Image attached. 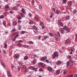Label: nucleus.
Returning <instances> with one entry per match:
<instances>
[{"label": "nucleus", "mask_w": 77, "mask_h": 77, "mask_svg": "<svg viewBox=\"0 0 77 77\" xmlns=\"http://www.w3.org/2000/svg\"><path fill=\"white\" fill-rule=\"evenodd\" d=\"M36 60H34V61L33 62V64H36Z\"/></svg>", "instance_id": "33"}, {"label": "nucleus", "mask_w": 77, "mask_h": 77, "mask_svg": "<svg viewBox=\"0 0 77 77\" xmlns=\"http://www.w3.org/2000/svg\"><path fill=\"white\" fill-rule=\"evenodd\" d=\"M44 27H45V26H42V29H44Z\"/></svg>", "instance_id": "63"}, {"label": "nucleus", "mask_w": 77, "mask_h": 77, "mask_svg": "<svg viewBox=\"0 0 77 77\" xmlns=\"http://www.w3.org/2000/svg\"><path fill=\"white\" fill-rule=\"evenodd\" d=\"M20 66L18 67V71H20Z\"/></svg>", "instance_id": "46"}, {"label": "nucleus", "mask_w": 77, "mask_h": 77, "mask_svg": "<svg viewBox=\"0 0 77 77\" xmlns=\"http://www.w3.org/2000/svg\"><path fill=\"white\" fill-rule=\"evenodd\" d=\"M18 42V43H22L23 41H22L21 40H20Z\"/></svg>", "instance_id": "38"}, {"label": "nucleus", "mask_w": 77, "mask_h": 77, "mask_svg": "<svg viewBox=\"0 0 77 77\" xmlns=\"http://www.w3.org/2000/svg\"><path fill=\"white\" fill-rule=\"evenodd\" d=\"M11 68L12 69H13V68H14V65H13V64H11Z\"/></svg>", "instance_id": "55"}, {"label": "nucleus", "mask_w": 77, "mask_h": 77, "mask_svg": "<svg viewBox=\"0 0 77 77\" xmlns=\"http://www.w3.org/2000/svg\"><path fill=\"white\" fill-rule=\"evenodd\" d=\"M71 51H75V49L74 48H72L71 49Z\"/></svg>", "instance_id": "24"}, {"label": "nucleus", "mask_w": 77, "mask_h": 77, "mask_svg": "<svg viewBox=\"0 0 77 77\" xmlns=\"http://www.w3.org/2000/svg\"><path fill=\"white\" fill-rule=\"evenodd\" d=\"M76 12H77V11H76V10H74L73 12V14H75Z\"/></svg>", "instance_id": "28"}, {"label": "nucleus", "mask_w": 77, "mask_h": 77, "mask_svg": "<svg viewBox=\"0 0 77 77\" xmlns=\"http://www.w3.org/2000/svg\"><path fill=\"white\" fill-rule=\"evenodd\" d=\"M72 2H70L69 3L68 5V6H71L72 5Z\"/></svg>", "instance_id": "20"}, {"label": "nucleus", "mask_w": 77, "mask_h": 77, "mask_svg": "<svg viewBox=\"0 0 77 77\" xmlns=\"http://www.w3.org/2000/svg\"><path fill=\"white\" fill-rule=\"evenodd\" d=\"M23 47H24V48H29V45H24L23 46Z\"/></svg>", "instance_id": "18"}, {"label": "nucleus", "mask_w": 77, "mask_h": 77, "mask_svg": "<svg viewBox=\"0 0 77 77\" xmlns=\"http://www.w3.org/2000/svg\"><path fill=\"white\" fill-rule=\"evenodd\" d=\"M60 11H59V10H57V14H60Z\"/></svg>", "instance_id": "35"}, {"label": "nucleus", "mask_w": 77, "mask_h": 77, "mask_svg": "<svg viewBox=\"0 0 77 77\" xmlns=\"http://www.w3.org/2000/svg\"><path fill=\"white\" fill-rule=\"evenodd\" d=\"M38 64L39 65H41V66H42V67H44L45 66V64L44 63L40 62L39 63H38Z\"/></svg>", "instance_id": "2"}, {"label": "nucleus", "mask_w": 77, "mask_h": 77, "mask_svg": "<svg viewBox=\"0 0 77 77\" xmlns=\"http://www.w3.org/2000/svg\"><path fill=\"white\" fill-rule=\"evenodd\" d=\"M33 70V71H37L38 69L37 68H34Z\"/></svg>", "instance_id": "22"}, {"label": "nucleus", "mask_w": 77, "mask_h": 77, "mask_svg": "<svg viewBox=\"0 0 77 77\" xmlns=\"http://www.w3.org/2000/svg\"><path fill=\"white\" fill-rule=\"evenodd\" d=\"M47 56H45V57H42V58H41V60H45V59H47Z\"/></svg>", "instance_id": "8"}, {"label": "nucleus", "mask_w": 77, "mask_h": 77, "mask_svg": "<svg viewBox=\"0 0 77 77\" xmlns=\"http://www.w3.org/2000/svg\"><path fill=\"white\" fill-rule=\"evenodd\" d=\"M49 35L51 36H54V35L51 33H49Z\"/></svg>", "instance_id": "27"}, {"label": "nucleus", "mask_w": 77, "mask_h": 77, "mask_svg": "<svg viewBox=\"0 0 77 77\" xmlns=\"http://www.w3.org/2000/svg\"><path fill=\"white\" fill-rule=\"evenodd\" d=\"M1 63L2 66H3V67L4 68H6V66L5 65V63H4V62H3L2 61H1Z\"/></svg>", "instance_id": "1"}, {"label": "nucleus", "mask_w": 77, "mask_h": 77, "mask_svg": "<svg viewBox=\"0 0 77 77\" xmlns=\"http://www.w3.org/2000/svg\"><path fill=\"white\" fill-rule=\"evenodd\" d=\"M22 68H26V65H24L22 66Z\"/></svg>", "instance_id": "19"}, {"label": "nucleus", "mask_w": 77, "mask_h": 77, "mask_svg": "<svg viewBox=\"0 0 77 77\" xmlns=\"http://www.w3.org/2000/svg\"><path fill=\"white\" fill-rule=\"evenodd\" d=\"M39 71L40 72L42 71V69L40 68L39 69Z\"/></svg>", "instance_id": "60"}, {"label": "nucleus", "mask_w": 77, "mask_h": 77, "mask_svg": "<svg viewBox=\"0 0 77 77\" xmlns=\"http://www.w3.org/2000/svg\"><path fill=\"white\" fill-rule=\"evenodd\" d=\"M48 38V36L47 35L45 36H44V38L45 39H47V38Z\"/></svg>", "instance_id": "29"}, {"label": "nucleus", "mask_w": 77, "mask_h": 77, "mask_svg": "<svg viewBox=\"0 0 77 77\" xmlns=\"http://www.w3.org/2000/svg\"><path fill=\"white\" fill-rule=\"evenodd\" d=\"M4 18V17L3 16V15H2L1 16H0V19H3V18Z\"/></svg>", "instance_id": "36"}, {"label": "nucleus", "mask_w": 77, "mask_h": 77, "mask_svg": "<svg viewBox=\"0 0 77 77\" xmlns=\"http://www.w3.org/2000/svg\"><path fill=\"white\" fill-rule=\"evenodd\" d=\"M67 1L66 0H62V3L63 4H65L66 3Z\"/></svg>", "instance_id": "13"}, {"label": "nucleus", "mask_w": 77, "mask_h": 77, "mask_svg": "<svg viewBox=\"0 0 77 77\" xmlns=\"http://www.w3.org/2000/svg\"><path fill=\"white\" fill-rule=\"evenodd\" d=\"M66 32H69V29H67L66 30Z\"/></svg>", "instance_id": "42"}, {"label": "nucleus", "mask_w": 77, "mask_h": 77, "mask_svg": "<svg viewBox=\"0 0 77 77\" xmlns=\"http://www.w3.org/2000/svg\"><path fill=\"white\" fill-rule=\"evenodd\" d=\"M17 45L19 46H21V44L20 43H18V44H17Z\"/></svg>", "instance_id": "58"}, {"label": "nucleus", "mask_w": 77, "mask_h": 77, "mask_svg": "<svg viewBox=\"0 0 77 77\" xmlns=\"http://www.w3.org/2000/svg\"><path fill=\"white\" fill-rule=\"evenodd\" d=\"M61 33L62 34H64L65 33V31H64V29L63 28H61Z\"/></svg>", "instance_id": "3"}, {"label": "nucleus", "mask_w": 77, "mask_h": 77, "mask_svg": "<svg viewBox=\"0 0 77 77\" xmlns=\"http://www.w3.org/2000/svg\"><path fill=\"white\" fill-rule=\"evenodd\" d=\"M14 31H16V29H13L11 30V32H12V33H13Z\"/></svg>", "instance_id": "25"}, {"label": "nucleus", "mask_w": 77, "mask_h": 77, "mask_svg": "<svg viewBox=\"0 0 77 77\" xmlns=\"http://www.w3.org/2000/svg\"><path fill=\"white\" fill-rule=\"evenodd\" d=\"M18 29L19 30H21V26H19L18 27Z\"/></svg>", "instance_id": "32"}, {"label": "nucleus", "mask_w": 77, "mask_h": 77, "mask_svg": "<svg viewBox=\"0 0 77 77\" xmlns=\"http://www.w3.org/2000/svg\"><path fill=\"white\" fill-rule=\"evenodd\" d=\"M10 14H14V12H13L12 11H11L10 12Z\"/></svg>", "instance_id": "57"}, {"label": "nucleus", "mask_w": 77, "mask_h": 77, "mask_svg": "<svg viewBox=\"0 0 77 77\" xmlns=\"http://www.w3.org/2000/svg\"><path fill=\"white\" fill-rule=\"evenodd\" d=\"M18 9V6H15L14 7H13V10H17V9Z\"/></svg>", "instance_id": "10"}, {"label": "nucleus", "mask_w": 77, "mask_h": 77, "mask_svg": "<svg viewBox=\"0 0 77 77\" xmlns=\"http://www.w3.org/2000/svg\"><path fill=\"white\" fill-rule=\"evenodd\" d=\"M45 62H46L47 63H49V61L48 60H45Z\"/></svg>", "instance_id": "53"}, {"label": "nucleus", "mask_w": 77, "mask_h": 77, "mask_svg": "<svg viewBox=\"0 0 77 77\" xmlns=\"http://www.w3.org/2000/svg\"><path fill=\"white\" fill-rule=\"evenodd\" d=\"M17 19H18V20H21V17L20 16H19L18 17Z\"/></svg>", "instance_id": "50"}, {"label": "nucleus", "mask_w": 77, "mask_h": 77, "mask_svg": "<svg viewBox=\"0 0 77 77\" xmlns=\"http://www.w3.org/2000/svg\"><path fill=\"white\" fill-rule=\"evenodd\" d=\"M21 11L23 14H24V13H25V11L24 10V8H22Z\"/></svg>", "instance_id": "12"}, {"label": "nucleus", "mask_w": 77, "mask_h": 77, "mask_svg": "<svg viewBox=\"0 0 77 77\" xmlns=\"http://www.w3.org/2000/svg\"><path fill=\"white\" fill-rule=\"evenodd\" d=\"M66 72H67L66 71H64L63 72V74H66Z\"/></svg>", "instance_id": "45"}, {"label": "nucleus", "mask_w": 77, "mask_h": 77, "mask_svg": "<svg viewBox=\"0 0 77 77\" xmlns=\"http://www.w3.org/2000/svg\"><path fill=\"white\" fill-rule=\"evenodd\" d=\"M30 69H32V70H33V69H34V67H33L32 66H31L30 67Z\"/></svg>", "instance_id": "37"}, {"label": "nucleus", "mask_w": 77, "mask_h": 77, "mask_svg": "<svg viewBox=\"0 0 77 77\" xmlns=\"http://www.w3.org/2000/svg\"><path fill=\"white\" fill-rule=\"evenodd\" d=\"M2 24H3V25H4V26H5V27H6V23H4V22H2Z\"/></svg>", "instance_id": "40"}, {"label": "nucleus", "mask_w": 77, "mask_h": 77, "mask_svg": "<svg viewBox=\"0 0 77 77\" xmlns=\"http://www.w3.org/2000/svg\"><path fill=\"white\" fill-rule=\"evenodd\" d=\"M57 33L58 35L59 36V37H60V32H59V31L57 32Z\"/></svg>", "instance_id": "31"}, {"label": "nucleus", "mask_w": 77, "mask_h": 77, "mask_svg": "<svg viewBox=\"0 0 77 77\" xmlns=\"http://www.w3.org/2000/svg\"><path fill=\"white\" fill-rule=\"evenodd\" d=\"M15 56L16 57L17 59H18L19 57H20V55L19 54H16L15 55Z\"/></svg>", "instance_id": "11"}, {"label": "nucleus", "mask_w": 77, "mask_h": 77, "mask_svg": "<svg viewBox=\"0 0 77 77\" xmlns=\"http://www.w3.org/2000/svg\"><path fill=\"white\" fill-rule=\"evenodd\" d=\"M62 62L60 60H58L57 61L56 63V64L57 65H59V64H60V63H61Z\"/></svg>", "instance_id": "9"}, {"label": "nucleus", "mask_w": 77, "mask_h": 77, "mask_svg": "<svg viewBox=\"0 0 77 77\" xmlns=\"http://www.w3.org/2000/svg\"><path fill=\"white\" fill-rule=\"evenodd\" d=\"M25 32H25V31H22L21 32V33H22V34H24V33H25Z\"/></svg>", "instance_id": "49"}, {"label": "nucleus", "mask_w": 77, "mask_h": 77, "mask_svg": "<svg viewBox=\"0 0 77 77\" xmlns=\"http://www.w3.org/2000/svg\"><path fill=\"white\" fill-rule=\"evenodd\" d=\"M47 70L49 71H51L52 69V68L50 66L47 67Z\"/></svg>", "instance_id": "6"}, {"label": "nucleus", "mask_w": 77, "mask_h": 77, "mask_svg": "<svg viewBox=\"0 0 77 77\" xmlns=\"http://www.w3.org/2000/svg\"><path fill=\"white\" fill-rule=\"evenodd\" d=\"M34 29L36 31H37V30H38V28H37V27L36 26H35L34 27Z\"/></svg>", "instance_id": "41"}, {"label": "nucleus", "mask_w": 77, "mask_h": 77, "mask_svg": "<svg viewBox=\"0 0 77 77\" xmlns=\"http://www.w3.org/2000/svg\"><path fill=\"white\" fill-rule=\"evenodd\" d=\"M15 40H16V38H15V37L14 38L12 39V41H15Z\"/></svg>", "instance_id": "48"}, {"label": "nucleus", "mask_w": 77, "mask_h": 77, "mask_svg": "<svg viewBox=\"0 0 77 77\" xmlns=\"http://www.w3.org/2000/svg\"><path fill=\"white\" fill-rule=\"evenodd\" d=\"M60 73V70L59 69L57 70V74H59Z\"/></svg>", "instance_id": "16"}, {"label": "nucleus", "mask_w": 77, "mask_h": 77, "mask_svg": "<svg viewBox=\"0 0 77 77\" xmlns=\"http://www.w3.org/2000/svg\"><path fill=\"white\" fill-rule=\"evenodd\" d=\"M74 77H77V75L75 74V75H74Z\"/></svg>", "instance_id": "64"}, {"label": "nucleus", "mask_w": 77, "mask_h": 77, "mask_svg": "<svg viewBox=\"0 0 77 77\" xmlns=\"http://www.w3.org/2000/svg\"><path fill=\"white\" fill-rule=\"evenodd\" d=\"M52 10L53 11H54V12H55V11H56V10L55 9V8H52Z\"/></svg>", "instance_id": "51"}, {"label": "nucleus", "mask_w": 77, "mask_h": 77, "mask_svg": "<svg viewBox=\"0 0 77 77\" xmlns=\"http://www.w3.org/2000/svg\"><path fill=\"white\" fill-rule=\"evenodd\" d=\"M12 24L14 26H17V22H14Z\"/></svg>", "instance_id": "15"}, {"label": "nucleus", "mask_w": 77, "mask_h": 77, "mask_svg": "<svg viewBox=\"0 0 77 77\" xmlns=\"http://www.w3.org/2000/svg\"><path fill=\"white\" fill-rule=\"evenodd\" d=\"M70 63V61H68L66 63V65H69Z\"/></svg>", "instance_id": "23"}, {"label": "nucleus", "mask_w": 77, "mask_h": 77, "mask_svg": "<svg viewBox=\"0 0 77 77\" xmlns=\"http://www.w3.org/2000/svg\"><path fill=\"white\" fill-rule=\"evenodd\" d=\"M66 19L67 20H68L69 19V17L68 16H67L66 17Z\"/></svg>", "instance_id": "26"}, {"label": "nucleus", "mask_w": 77, "mask_h": 77, "mask_svg": "<svg viewBox=\"0 0 77 77\" xmlns=\"http://www.w3.org/2000/svg\"><path fill=\"white\" fill-rule=\"evenodd\" d=\"M28 42L29 43H30V44H33V42H32V41H29Z\"/></svg>", "instance_id": "34"}, {"label": "nucleus", "mask_w": 77, "mask_h": 77, "mask_svg": "<svg viewBox=\"0 0 77 77\" xmlns=\"http://www.w3.org/2000/svg\"><path fill=\"white\" fill-rule=\"evenodd\" d=\"M9 7V6L8 5L5 6V8L6 9H8Z\"/></svg>", "instance_id": "39"}, {"label": "nucleus", "mask_w": 77, "mask_h": 77, "mask_svg": "<svg viewBox=\"0 0 77 77\" xmlns=\"http://www.w3.org/2000/svg\"><path fill=\"white\" fill-rule=\"evenodd\" d=\"M67 26H63V28L64 29V30H66V29H67Z\"/></svg>", "instance_id": "21"}, {"label": "nucleus", "mask_w": 77, "mask_h": 77, "mask_svg": "<svg viewBox=\"0 0 77 77\" xmlns=\"http://www.w3.org/2000/svg\"><path fill=\"white\" fill-rule=\"evenodd\" d=\"M21 16L23 18H24V14L23 13H21Z\"/></svg>", "instance_id": "17"}, {"label": "nucleus", "mask_w": 77, "mask_h": 77, "mask_svg": "<svg viewBox=\"0 0 77 77\" xmlns=\"http://www.w3.org/2000/svg\"><path fill=\"white\" fill-rule=\"evenodd\" d=\"M22 64H23V63H21V62H20L19 63V65H20V66H21V65H22Z\"/></svg>", "instance_id": "59"}, {"label": "nucleus", "mask_w": 77, "mask_h": 77, "mask_svg": "<svg viewBox=\"0 0 77 77\" xmlns=\"http://www.w3.org/2000/svg\"><path fill=\"white\" fill-rule=\"evenodd\" d=\"M5 48H7V44H5Z\"/></svg>", "instance_id": "54"}, {"label": "nucleus", "mask_w": 77, "mask_h": 77, "mask_svg": "<svg viewBox=\"0 0 77 77\" xmlns=\"http://www.w3.org/2000/svg\"><path fill=\"white\" fill-rule=\"evenodd\" d=\"M69 42H70V40L69 39H68L66 40V42L65 43L66 44H69Z\"/></svg>", "instance_id": "7"}, {"label": "nucleus", "mask_w": 77, "mask_h": 77, "mask_svg": "<svg viewBox=\"0 0 77 77\" xmlns=\"http://www.w3.org/2000/svg\"><path fill=\"white\" fill-rule=\"evenodd\" d=\"M68 57L70 59H71V56H70L69 55L68 56Z\"/></svg>", "instance_id": "62"}, {"label": "nucleus", "mask_w": 77, "mask_h": 77, "mask_svg": "<svg viewBox=\"0 0 77 77\" xmlns=\"http://www.w3.org/2000/svg\"><path fill=\"white\" fill-rule=\"evenodd\" d=\"M56 39V40H57V41H58V38L57 37H56V36H55Z\"/></svg>", "instance_id": "56"}, {"label": "nucleus", "mask_w": 77, "mask_h": 77, "mask_svg": "<svg viewBox=\"0 0 77 77\" xmlns=\"http://www.w3.org/2000/svg\"><path fill=\"white\" fill-rule=\"evenodd\" d=\"M27 56H25L24 57V60H27Z\"/></svg>", "instance_id": "30"}, {"label": "nucleus", "mask_w": 77, "mask_h": 77, "mask_svg": "<svg viewBox=\"0 0 77 77\" xmlns=\"http://www.w3.org/2000/svg\"><path fill=\"white\" fill-rule=\"evenodd\" d=\"M29 72V69H26L25 70V72L26 73H27V72Z\"/></svg>", "instance_id": "14"}, {"label": "nucleus", "mask_w": 77, "mask_h": 77, "mask_svg": "<svg viewBox=\"0 0 77 77\" xmlns=\"http://www.w3.org/2000/svg\"><path fill=\"white\" fill-rule=\"evenodd\" d=\"M30 59H35V58L34 57H31Z\"/></svg>", "instance_id": "52"}, {"label": "nucleus", "mask_w": 77, "mask_h": 77, "mask_svg": "<svg viewBox=\"0 0 77 77\" xmlns=\"http://www.w3.org/2000/svg\"><path fill=\"white\" fill-rule=\"evenodd\" d=\"M54 55L55 57H57L58 56V53L57 52H54Z\"/></svg>", "instance_id": "5"}, {"label": "nucleus", "mask_w": 77, "mask_h": 77, "mask_svg": "<svg viewBox=\"0 0 77 77\" xmlns=\"http://www.w3.org/2000/svg\"><path fill=\"white\" fill-rule=\"evenodd\" d=\"M59 23L60 24V25H61V26L63 25V23H62V22H60Z\"/></svg>", "instance_id": "47"}, {"label": "nucleus", "mask_w": 77, "mask_h": 77, "mask_svg": "<svg viewBox=\"0 0 77 77\" xmlns=\"http://www.w3.org/2000/svg\"><path fill=\"white\" fill-rule=\"evenodd\" d=\"M72 64H70V65L69 66V68H71V67H72Z\"/></svg>", "instance_id": "43"}, {"label": "nucleus", "mask_w": 77, "mask_h": 77, "mask_svg": "<svg viewBox=\"0 0 77 77\" xmlns=\"http://www.w3.org/2000/svg\"><path fill=\"white\" fill-rule=\"evenodd\" d=\"M3 52H4V53L5 54H6V51H5V50H3Z\"/></svg>", "instance_id": "61"}, {"label": "nucleus", "mask_w": 77, "mask_h": 77, "mask_svg": "<svg viewBox=\"0 0 77 77\" xmlns=\"http://www.w3.org/2000/svg\"><path fill=\"white\" fill-rule=\"evenodd\" d=\"M14 38H17V37H18L19 36V35H18V32H16L14 34Z\"/></svg>", "instance_id": "4"}, {"label": "nucleus", "mask_w": 77, "mask_h": 77, "mask_svg": "<svg viewBox=\"0 0 77 77\" xmlns=\"http://www.w3.org/2000/svg\"><path fill=\"white\" fill-rule=\"evenodd\" d=\"M29 17H32V14H30V13H29Z\"/></svg>", "instance_id": "44"}]
</instances>
